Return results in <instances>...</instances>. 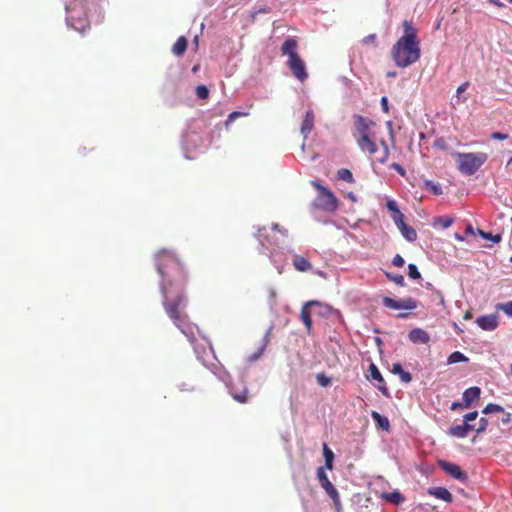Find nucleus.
<instances>
[{
    "instance_id": "obj_63",
    "label": "nucleus",
    "mask_w": 512,
    "mask_h": 512,
    "mask_svg": "<svg viewBox=\"0 0 512 512\" xmlns=\"http://www.w3.org/2000/svg\"><path fill=\"white\" fill-rule=\"evenodd\" d=\"M454 237H455V239H457L458 241H464V237H463V236H461V235H460V234H458V233H456Z\"/></svg>"
},
{
    "instance_id": "obj_64",
    "label": "nucleus",
    "mask_w": 512,
    "mask_h": 512,
    "mask_svg": "<svg viewBox=\"0 0 512 512\" xmlns=\"http://www.w3.org/2000/svg\"><path fill=\"white\" fill-rule=\"evenodd\" d=\"M407 316H408V314H407V313H400V314L398 315V317H400V318H406Z\"/></svg>"
},
{
    "instance_id": "obj_24",
    "label": "nucleus",
    "mask_w": 512,
    "mask_h": 512,
    "mask_svg": "<svg viewBox=\"0 0 512 512\" xmlns=\"http://www.w3.org/2000/svg\"><path fill=\"white\" fill-rule=\"evenodd\" d=\"M399 230L402 236L409 242H413L417 239V232L411 226H408L406 223L399 227Z\"/></svg>"
},
{
    "instance_id": "obj_5",
    "label": "nucleus",
    "mask_w": 512,
    "mask_h": 512,
    "mask_svg": "<svg viewBox=\"0 0 512 512\" xmlns=\"http://www.w3.org/2000/svg\"><path fill=\"white\" fill-rule=\"evenodd\" d=\"M312 185L319 192L315 202L316 207L324 211H335L338 208V200L334 193L318 181H313Z\"/></svg>"
},
{
    "instance_id": "obj_2",
    "label": "nucleus",
    "mask_w": 512,
    "mask_h": 512,
    "mask_svg": "<svg viewBox=\"0 0 512 512\" xmlns=\"http://www.w3.org/2000/svg\"><path fill=\"white\" fill-rule=\"evenodd\" d=\"M353 138L359 149L369 156L378 151L377 137L374 131L377 124L368 117L356 114L353 116Z\"/></svg>"
},
{
    "instance_id": "obj_16",
    "label": "nucleus",
    "mask_w": 512,
    "mask_h": 512,
    "mask_svg": "<svg viewBox=\"0 0 512 512\" xmlns=\"http://www.w3.org/2000/svg\"><path fill=\"white\" fill-rule=\"evenodd\" d=\"M475 429V425L472 424H462V425H456L452 426L449 429V435L458 437V438H465L470 431H473Z\"/></svg>"
},
{
    "instance_id": "obj_33",
    "label": "nucleus",
    "mask_w": 512,
    "mask_h": 512,
    "mask_svg": "<svg viewBox=\"0 0 512 512\" xmlns=\"http://www.w3.org/2000/svg\"><path fill=\"white\" fill-rule=\"evenodd\" d=\"M478 234L486 239V240H491L492 242L494 243H499L501 241V235L500 234H496V235H493L492 233L490 232H485L483 230H478Z\"/></svg>"
},
{
    "instance_id": "obj_48",
    "label": "nucleus",
    "mask_w": 512,
    "mask_h": 512,
    "mask_svg": "<svg viewBox=\"0 0 512 512\" xmlns=\"http://www.w3.org/2000/svg\"><path fill=\"white\" fill-rule=\"evenodd\" d=\"M508 138H509V134H507V133L493 132L491 134V139H493V140L502 141V140H506Z\"/></svg>"
},
{
    "instance_id": "obj_50",
    "label": "nucleus",
    "mask_w": 512,
    "mask_h": 512,
    "mask_svg": "<svg viewBox=\"0 0 512 512\" xmlns=\"http://www.w3.org/2000/svg\"><path fill=\"white\" fill-rule=\"evenodd\" d=\"M317 382L325 387L327 386L329 383H330V378H328L327 376H325L324 374H318L317 375Z\"/></svg>"
},
{
    "instance_id": "obj_52",
    "label": "nucleus",
    "mask_w": 512,
    "mask_h": 512,
    "mask_svg": "<svg viewBox=\"0 0 512 512\" xmlns=\"http://www.w3.org/2000/svg\"><path fill=\"white\" fill-rule=\"evenodd\" d=\"M330 498L333 500V503H334L336 509L338 511H340L341 510V501H340V496H339L338 491L336 492V497L335 496H330Z\"/></svg>"
},
{
    "instance_id": "obj_7",
    "label": "nucleus",
    "mask_w": 512,
    "mask_h": 512,
    "mask_svg": "<svg viewBox=\"0 0 512 512\" xmlns=\"http://www.w3.org/2000/svg\"><path fill=\"white\" fill-rule=\"evenodd\" d=\"M288 66L299 81L303 82L307 79L306 66L299 55H294L292 59H288Z\"/></svg>"
},
{
    "instance_id": "obj_17",
    "label": "nucleus",
    "mask_w": 512,
    "mask_h": 512,
    "mask_svg": "<svg viewBox=\"0 0 512 512\" xmlns=\"http://www.w3.org/2000/svg\"><path fill=\"white\" fill-rule=\"evenodd\" d=\"M428 494L434 496L437 499L443 500L445 502H452L453 496L445 487H432L428 489Z\"/></svg>"
},
{
    "instance_id": "obj_9",
    "label": "nucleus",
    "mask_w": 512,
    "mask_h": 512,
    "mask_svg": "<svg viewBox=\"0 0 512 512\" xmlns=\"http://www.w3.org/2000/svg\"><path fill=\"white\" fill-rule=\"evenodd\" d=\"M403 35L398 39L399 41L410 42V43H420L417 37V29L414 27L411 21L405 20L403 22Z\"/></svg>"
},
{
    "instance_id": "obj_37",
    "label": "nucleus",
    "mask_w": 512,
    "mask_h": 512,
    "mask_svg": "<svg viewBox=\"0 0 512 512\" xmlns=\"http://www.w3.org/2000/svg\"><path fill=\"white\" fill-rule=\"evenodd\" d=\"M503 411H504V409L500 405L494 404V403H489L488 405H486V407L483 409L482 412L484 414H488V413L503 412Z\"/></svg>"
},
{
    "instance_id": "obj_31",
    "label": "nucleus",
    "mask_w": 512,
    "mask_h": 512,
    "mask_svg": "<svg viewBox=\"0 0 512 512\" xmlns=\"http://www.w3.org/2000/svg\"><path fill=\"white\" fill-rule=\"evenodd\" d=\"M468 361V358L461 352L455 351L451 353L447 359L448 364H454L459 362H465Z\"/></svg>"
},
{
    "instance_id": "obj_62",
    "label": "nucleus",
    "mask_w": 512,
    "mask_h": 512,
    "mask_svg": "<svg viewBox=\"0 0 512 512\" xmlns=\"http://www.w3.org/2000/svg\"><path fill=\"white\" fill-rule=\"evenodd\" d=\"M273 230H278L280 232H282L281 229H279V225L278 224H274L273 227H272ZM283 234L286 235L287 234V231L286 230H283Z\"/></svg>"
},
{
    "instance_id": "obj_12",
    "label": "nucleus",
    "mask_w": 512,
    "mask_h": 512,
    "mask_svg": "<svg viewBox=\"0 0 512 512\" xmlns=\"http://www.w3.org/2000/svg\"><path fill=\"white\" fill-rule=\"evenodd\" d=\"M318 304L317 301H309L305 303L301 308V320L304 323L307 333H311L312 330V319H311V311L310 306Z\"/></svg>"
},
{
    "instance_id": "obj_36",
    "label": "nucleus",
    "mask_w": 512,
    "mask_h": 512,
    "mask_svg": "<svg viewBox=\"0 0 512 512\" xmlns=\"http://www.w3.org/2000/svg\"><path fill=\"white\" fill-rule=\"evenodd\" d=\"M386 276L389 280L393 281L395 284H397L399 286L405 285L404 277L401 274L386 273Z\"/></svg>"
},
{
    "instance_id": "obj_41",
    "label": "nucleus",
    "mask_w": 512,
    "mask_h": 512,
    "mask_svg": "<svg viewBox=\"0 0 512 512\" xmlns=\"http://www.w3.org/2000/svg\"><path fill=\"white\" fill-rule=\"evenodd\" d=\"M247 115H248V113H245V112L234 111L228 115V117L225 121V125L229 126L238 117L247 116Z\"/></svg>"
},
{
    "instance_id": "obj_35",
    "label": "nucleus",
    "mask_w": 512,
    "mask_h": 512,
    "mask_svg": "<svg viewBox=\"0 0 512 512\" xmlns=\"http://www.w3.org/2000/svg\"><path fill=\"white\" fill-rule=\"evenodd\" d=\"M195 92L199 99L205 100L209 97V90L205 85H198Z\"/></svg>"
},
{
    "instance_id": "obj_8",
    "label": "nucleus",
    "mask_w": 512,
    "mask_h": 512,
    "mask_svg": "<svg viewBox=\"0 0 512 512\" xmlns=\"http://www.w3.org/2000/svg\"><path fill=\"white\" fill-rule=\"evenodd\" d=\"M438 465L443 471H445L447 474H449L454 479H457L461 482L467 481V479H468L467 473L464 472L459 465L447 462L445 460H440L438 462Z\"/></svg>"
},
{
    "instance_id": "obj_40",
    "label": "nucleus",
    "mask_w": 512,
    "mask_h": 512,
    "mask_svg": "<svg viewBox=\"0 0 512 512\" xmlns=\"http://www.w3.org/2000/svg\"><path fill=\"white\" fill-rule=\"evenodd\" d=\"M425 187L429 189L433 194L435 195H441L442 194V188L438 184H434L432 181H426Z\"/></svg>"
},
{
    "instance_id": "obj_42",
    "label": "nucleus",
    "mask_w": 512,
    "mask_h": 512,
    "mask_svg": "<svg viewBox=\"0 0 512 512\" xmlns=\"http://www.w3.org/2000/svg\"><path fill=\"white\" fill-rule=\"evenodd\" d=\"M392 219L398 228L405 224L404 215L401 211L392 215Z\"/></svg>"
},
{
    "instance_id": "obj_58",
    "label": "nucleus",
    "mask_w": 512,
    "mask_h": 512,
    "mask_svg": "<svg viewBox=\"0 0 512 512\" xmlns=\"http://www.w3.org/2000/svg\"><path fill=\"white\" fill-rule=\"evenodd\" d=\"M466 234H474L473 227L471 224H467L466 226Z\"/></svg>"
},
{
    "instance_id": "obj_38",
    "label": "nucleus",
    "mask_w": 512,
    "mask_h": 512,
    "mask_svg": "<svg viewBox=\"0 0 512 512\" xmlns=\"http://www.w3.org/2000/svg\"><path fill=\"white\" fill-rule=\"evenodd\" d=\"M468 86H469V83H468V82H464V83H462V84L457 88V91H456V93H457V95H456L457 103H463V102H465V101L467 100V98H466V97H464V98H462V99H461L460 95H461L462 93H464V92L467 90Z\"/></svg>"
},
{
    "instance_id": "obj_6",
    "label": "nucleus",
    "mask_w": 512,
    "mask_h": 512,
    "mask_svg": "<svg viewBox=\"0 0 512 512\" xmlns=\"http://www.w3.org/2000/svg\"><path fill=\"white\" fill-rule=\"evenodd\" d=\"M383 305L392 310H414L418 307V301L414 298H405L401 300H395L391 297H383Z\"/></svg>"
},
{
    "instance_id": "obj_54",
    "label": "nucleus",
    "mask_w": 512,
    "mask_h": 512,
    "mask_svg": "<svg viewBox=\"0 0 512 512\" xmlns=\"http://www.w3.org/2000/svg\"><path fill=\"white\" fill-rule=\"evenodd\" d=\"M270 333H271V329H269V330L266 332L265 336H264V341H265V342H264L263 346L261 347V350H260L259 354H261V353H262L263 349L265 348L266 344L268 343Z\"/></svg>"
},
{
    "instance_id": "obj_53",
    "label": "nucleus",
    "mask_w": 512,
    "mask_h": 512,
    "mask_svg": "<svg viewBox=\"0 0 512 512\" xmlns=\"http://www.w3.org/2000/svg\"><path fill=\"white\" fill-rule=\"evenodd\" d=\"M381 107L384 113H389L388 99L386 96L381 98Z\"/></svg>"
},
{
    "instance_id": "obj_29",
    "label": "nucleus",
    "mask_w": 512,
    "mask_h": 512,
    "mask_svg": "<svg viewBox=\"0 0 512 512\" xmlns=\"http://www.w3.org/2000/svg\"><path fill=\"white\" fill-rule=\"evenodd\" d=\"M380 144L382 146L381 157L377 158V161L381 164H385L390 156V151L387 142L384 139L380 140Z\"/></svg>"
},
{
    "instance_id": "obj_21",
    "label": "nucleus",
    "mask_w": 512,
    "mask_h": 512,
    "mask_svg": "<svg viewBox=\"0 0 512 512\" xmlns=\"http://www.w3.org/2000/svg\"><path fill=\"white\" fill-rule=\"evenodd\" d=\"M230 393L233 399L239 403H246L248 401V389L245 385H243L241 390L233 385L230 389Z\"/></svg>"
},
{
    "instance_id": "obj_43",
    "label": "nucleus",
    "mask_w": 512,
    "mask_h": 512,
    "mask_svg": "<svg viewBox=\"0 0 512 512\" xmlns=\"http://www.w3.org/2000/svg\"><path fill=\"white\" fill-rule=\"evenodd\" d=\"M488 421L486 418H481L479 420L478 426L475 425V429L473 431H476L477 433H482L487 428Z\"/></svg>"
},
{
    "instance_id": "obj_39",
    "label": "nucleus",
    "mask_w": 512,
    "mask_h": 512,
    "mask_svg": "<svg viewBox=\"0 0 512 512\" xmlns=\"http://www.w3.org/2000/svg\"><path fill=\"white\" fill-rule=\"evenodd\" d=\"M408 276L411 279L417 280L421 278V274L418 271V268L415 264H409L408 265Z\"/></svg>"
},
{
    "instance_id": "obj_44",
    "label": "nucleus",
    "mask_w": 512,
    "mask_h": 512,
    "mask_svg": "<svg viewBox=\"0 0 512 512\" xmlns=\"http://www.w3.org/2000/svg\"><path fill=\"white\" fill-rule=\"evenodd\" d=\"M386 207L389 211L392 212V215L400 212L398 206H397V203L394 201V200H388L386 202Z\"/></svg>"
},
{
    "instance_id": "obj_46",
    "label": "nucleus",
    "mask_w": 512,
    "mask_h": 512,
    "mask_svg": "<svg viewBox=\"0 0 512 512\" xmlns=\"http://www.w3.org/2000/svg\"><path fill=\"white\" fill-rule=\"evenodd\" d=\"M377 36L376 34H370L363 38L362 42L366 45H376Z\"/></svg>"
},
{
    "instance_id": "obj_23",
    "label": "nucleus",
    "mask_w": 512,
    "mask_h": 512,
    "mask_svg": "<svg viewBox=\"0 0 512 512\" xmlns=\"http://www.w3.org/2000/svg\"><path fill=\"white\" fill-rule=\"evenodd\" d=\"M371 417L373 418V420L376 422L377 426L380 429L385 430V431L389 430L390 422L387 417L381 415L377 411H372Z\"/></svg>"
},
{
    "instance_id": "obj_15",
    "label": "nucleus",
    "mask_w": 512,
    "mask_h": 512,
    "mask_svg": "<svg viewBox=\"0 0 512 512\" xmlns=\"http://www.w3.org/2000/svg\"><path fill=\"white\" fill-rule=\"evenodd\" d=\"M408 338L413 343H422V344H426L430 340L429 334L421 328L412 329L408 334Z\"/></svg>"
},
{
    "instance_id": "obj_32",
    "label": "nucleus",
    "mask_w": 512,
    "mask_h": 512,
    "mask_svg": "<svg viewBox=\"0 0 512 512\" xmlns=\"http://www.w3.org/2000/svg\"><path fill=\"white\" fill-rule=\"evenodd\" d=\"M385 498L389 502L394 503V504H399V503L403 502V500H404L403 495L398 491H394V492L386 494Z\"/></svg>"
},
{
    "instance_id": "obj_49",
    "label": "nucleus",
    "mask_w": 512,
    "mask_h": 512,
    "mask_svg": "<svg viewBox=\"0 0 512 512\" xmlns=\"http://www.w3.org/2000/svg\"><path fill=\"white\" fill-rule=\"evenodd\" d=\"M392 264L395 266V267H402L404 266L405 264V261L403 259V257L399 254H396L392 260Z\"/></svg>"
},
{
    "instance_id": "obj_26",
    "label": "nucleus",
    "mask_w": 512,
    "mask_h": 512,
    "mask_svg": "<svg viewBox=\"0 0 512 512\" xmlns=\"http://www.w3.org/2000/svg\"><path fill=\"white\" fill-rule=\"evenodd\" d=\"M454 222V219L450 216H439L434 219L433 225L442 229L449 228Z\"/></svg>"
},
{
    "instance_id": "obj_30",
    "label": "nucleus",
    "mask_w": 512,
    "mask_h": 512,
    "mask_svg": "<svg viewBox=\"0 0 512 512\" xmlns=\"http://www.w3.org/2000/svg\"><path fill=\"white\" fill-rule=\"evenodd\" d=\"M337 176L339 179L348 182V183H354V177L352 172L349 169L341 168L337 171Z\"/></svg>"
},
{
    "instance_id": "obj_1",
    "label": "nucleus",
    "mask_w": 512,
    "mask_h": 512,
    "mask_svg": "<svg viewBox=\"0 0 512 512\" xmlns=\"http://www.w3.org/2000/svg\"><path fill=\"white\" fill-rule=\"evenodd\" d=\"M156 268L162 277L161 292L165 312L173 323L186 333L188 315L184 312L187 304L184 288L188 282V273L183 263L167 251L157 254Z\"/></svg>"
},
{
    "instance_id": "obj_19",
    "label": "nucleus",
    "mask_w": 512,
    "mask_h": 512,
    "mask_svg": "<svg viewBox=\"0 0 512 512\" xmlns=\"http://www.w3.org/2000/svg\"><path fill=\"white\" fill-rule=\"evenodd\" d=\"M314 120H315V116H314L313 111L312 110L307 111L305 114L304 120L302 122V125H301V133L303 134L304 139H306L307 136L309 135V133L312 131V129L314 127Z\"/></svg>"
},
{
    "instance_id": "obj_14",
    "label": "nucleus",
    "mask_w": 512,
    "mask_h": 512,
    "mask_svg": "<svg viewBox=\"0 0 512 512\" xmlns=\"http://www.w3.org/2000/svg\"><path fill=\"white\" fill-rule=\"evenodd\" d=\"M297 47V40L294 37H289L282 44L281 52L283 55H287L289 59H292L294 55H298Z\"/></svg>"
},
{
    "instance_id": "obj_10",
    "label": "nucleus",
    "mask_w": 512,
    "mask_h": 512,
    "mask_svg": "<svg viewBox=\"0 0 512 512\" xmlns=\"http://www.w3.org/2000/svg\"><path fill=\"white\" fill-rule=\"evenodd\" d=\"M317 478L319 480L320 486L325 490V492L329 496L336 497L337 490L334 487V485L330 482V480L328 479V476L323 467H319L317 469Z\"/></svg>"
},
{
    "instance_id": "obj_60",
    "label": "nucleus",
    "mask_w": 512,
    "mask_h": 512,
    "mask_svg": "<svg viewBox=\"0 0 512 512\" xmlns=\"http://www.w3.org/2000/svg\"><path fill=\"white\" fill-rule=\"evenodd\" d=\"M269 295H270L271 299L275 300L276 291L273 288L269 289Z\"/></svg>"
},
{
    "instance_id": "obj_27",
    "label": "nucleus",
    "mask_w": 512,
    "mask_h": 512,
    "mask_svg": "<svg viewBox=\"0 0 512 512\" xmlns=\"http://www.w3.org/2000/svg\"><path fill=\"white\" fill-rule=\"evenodd\" d=\"M256 237L262 246L273 244L268 236V230L266 227L258 228L256 232Z\"/></svg>"
},
{
    "instance_id": "obj_55",
    "label": "nucleus",
    "mask_w": 512,
    "mask_h": 512,
    "mask_svg": "<svg viewBox=\"0 0 512 512\" xmlns=\"http://www.w3.org/2000/svg\"><path fill=\"white\" fill-rule=\"evenodd\" d=\"M501 422H502L503 424H508V423H510V422H511V414H510V413H506V414L502 417Z\"/></svg>"
},
{
    "instance_id": "obj_20",
    "label": "nucleus",
    "mask_w": 512,
    "mask_h": 512,
    "mask_svg": "<svg viewBox=\"0 0 512 512\" xmlns=\"http://www.w3.org/2000/svg\"><path fill=\"white\" fill-rule=\"evenodd\" d=\"M294 268L299 272H307L312 269V264L301 255H294L292 260Z\"/></svg>"
},
{
    "instance_id": "obj_45",
    "label": "nucleus",
    "mask_w": 512,
    "mask_h": 512,
    "mask_svg": "<svg viewBox=\"0 0 512 512\" xmlns=\"http://www.w3.org/2000/svg\"><path fill=\"white\" fill-rule=\"evenodd\" d=\"M433 146L436 147V148L442 149V150H446L447 149V142H446V140L443 137H440V138H437L434 141Z\"/></svg>"
},
{
    "instance_id": "obj_59",
    "label": "nucleus",
    "mask_w": 512,
    "mask_h": 512,
    "mask_svg": "<svg viewBox=\"0 0 512 512\" xmlns=\"http://www.w3.org/2000/svg\"><path fill=\"white\" fill-rule=\"evenodd\" d=\"M490 3H492L493 5L497 6V7H502L503 4L499 1V0H489Z\"/></svg>"
},
{
    "instance_id": "obj_4",
    "label": "nucleus",
    "mask_w": 512,
    "mask_h": 512,
    "mask_svg": "<svg viewBox=\"0 0 512 512\" xmlns=\"http://www.w3.org/2000/svg\"><path fill=\"white\" fill-rule=\"evenodd\" d=\"M453 155L459 172L466 176L474 175L488 160V154L485 152H455Z\"/></svg>"
},
{
    "instance_id": "obj_51",
    "label": "nucleus",
    "mask_w": 512,
    "mask_h": 512,
    "mask_svg": "<svg viewBox=\"0 0 512 512\" xmlns=\"http://www.w3.org/2000/svg\"><path fill=\"white\" fill-rule=\"evenodd\" d=\"M390 168L394 169L395 171H397L402 176L405 175V170H404V168L399 163H392L390 165Z\"/></svg>"
},
{
    "instance_id": "obj_3",
    "label": "nucleus",
    "mask_w": 512,
    "mask_h": 512,
    "mask_svg": "<svg viewBox=\"0 0 512 512\" xmlns=\"http://www.w3.org/2000/svg\"><path fill=\"white\" fill-rule=\"evenodd\" d=\"M391 56L397 67H409L420 59V43H410L397 40L391 49Z\"/></svg>"
},
{
    "instance_id": "obj_25",
    "label": "nucleus",
    "mask_w": 512,
    "mask_h": 512,
    "mask_svg": "<svg viewBox=\"0 0 512 512\" xmlns=\"http://www.w3.org/2000/svg\"><path fill=\"white\" fill-rule=\"evenodd\" d=\"M392 373L398 374L400 376V379L404 383H409L412 380V376L409 372L404 371L402 368V365L400 363H394L392 366Z\"/></svg>"
},
{
    "instance_id": "obj_47",
    "label": "nucleus",
    "mask_w": 512,
    "mask_h": 512,
    "mask_svg": "<svg viewBox=\"0 0 512 512\" xmlns=\"http://www.w3.org/2000/svg\"><path fill=\"white\" fill-rule=\"evenodd\" d=\"M478 416V412L477 411H473V412H469L467 414L464 415V423L465 424H470L471 421H474Z\"/></svg>"
},
{
    "instance_id": "obj_61",
    "label": "nucleus",
    "mask_w": 512,
    "mask_h": 512,
    "mask_svg": "<svg viewBox=\"0 0 512 512\" xmlns=\"http://www.w3.org/2000/svg\"><path fill=\"white\" fill-rule=\"evenodd\" d=\"M463 318H464L465 320H469V319H471V318H472V313H471L470 311H466V312H465V314H464V316H463Z\"/></svg>"
},
{
    "instance_id": "obj_11",
    "label": "nucleus",
    "mask_w": 512,
    "mask_h": 512,
    "mask_svg": "<svg viewBox=\"0 0 512 512\" xmlns=\"http://www.w3.org/2000/svg\"><path fill=\"white\" fill-rule=\"evenodd\" d=\"M477 325L486 331H492L498 326L497 316L494 314L485 315L477 318Z\"/></svg>"
},
{
    "instance_id": "obj_22",
    "label": "nucleus",
    "mask_w": 512,
    "mask_h": 512,
    "mask_svg": "<svg viewBox=\"0 0 512 512\" xmlns=\"http://www.w3.org/2000/svg\"><path fill=\"white\" fill-rule=\"evenodd\" d=\"M188 46V41L185 36H180L172 46V53L176 56H182Z\"/></svg>"
},
{
    "instance_id": "obj_34",
    "label": "nucleus",
    "mask_w": 512,
    "mask_h": 512,
    "mask_svg": "<svg viewBox=\"0 0 512 512\" xmlns=\"http://www.w3.org/2000/svg\"><path fill=\"white\" fill-rule=\"evenodd\" d=\"M497 310L503 311L506 315L512 317V300L506 303H500L496 306Z\"/></svg>"
},
{
    "instance_id": "obj_13",
    "label": "nucleus",
    "mask_w": 512,
    "mask_h": 512,
    "mask_svg": "<svg viewBox=\"0 0 512 512\" xmlns=\"http://www.w3.org/2000/svg\"><path fill=\"white\" fill-rule=\"evenodd\" d=\"M369 372L371 375V378L376 380L378 382V389L384 394L388 395V388L386 387V383L384 378L382 377V374L380 373L379 369L375 364H370L369 366Z\"/></svg>"
},
{
    "instance_id": "obj_56",
    "label": "nucleus",
    "mask_w": 512,
    "mask_h": 512,
    "mask_svg": "<svg viewBox=\"0 0 512 512\" xmlns=\"http://www.w3.org/2000/svg\"><path fill=\"white\" fill-rule=\"evenodd\" d=\"M463 407H464V403L453 402L451 405V410H456L458 408H463Z\"/></svg>"
},
{
    "instance_id": "obj_28",
    "label": "nucleus",
    "mask_w": 512,
    "mask_h": 512,
    "mask_svg": "<svg viewBox=\"0 0 512 512\" xmlns=\"http://www.w3.org/2000/svg\"><path fill=\"white\" fill-rule=\"evenodd\" d=\"M323 455L325 459V467L331 470L333 468L334 453L326 443L323 444Z\"/></svg>"
},
{
    "instance_id": "obj_18",
    "label": "nucleus",
    "mask_w": 512,
    "mask_h": 512,
    "mask_svg": "<svg viewBox=\"0 0 512 512\" xmlns=\"http://www.w3.org/2000/svg\"><path fill=\"white\" fill-rule=\"evenodd\" d=\"M481 390L479 387H470L463 393L464 407L469 408L471 404L480 396Z\"/></svg>"
},
{
    "instance_id": "obj_57",
    "label": "nucleus",
    "mask_w": 512,
    "mask_h": 512,
    "mask_svg": "<svg viewBox=\"0 0 512 512\" xmlns=\"http://www.w3.org/2000/svg\"><path fill=\"white\" fill-rule=\"evenodd\" d=\"M387 125H388V127L390 128V138H391L392 142H394V132H393V129H392V122H391V121H389V122L387 123Z\"/></svg>"
}]
</instances>
